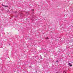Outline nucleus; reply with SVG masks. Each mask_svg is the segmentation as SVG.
<instances>
[{"label": "nucleus", "mask_w": 73, "mask_h": 73, "mask_svg": "<svg viewBox=\"0 0 73 73\" xmlns=\"http://www.w3.org/2000/svg\"><path fill=\"white\" fill-rule=\"evenodd\" d=\"M33 11H34V9L32 10V11L33 12Z\"/></svg>", "instance_id": "nucleus-6"}, {"label": "nucleus", "mask_w": 73, "mask_h": 73, "mask_svg": "<svg viewBox=\"0 0 73 73\" xmlns=\"http://www.w3.org/2000/svg\"><path fill=\"white\" fill-rule=\"evenodd\" d=\"M56 62H58V60H57L56 61Z\"/></svg>", "instance_id": "nucleus-5"}, {"label": "nucleus", "mask_w": 73, "mask_h": 73, "mask_svg": "<svg viewBox=\"0 0 73 73\" xmlns=\"http://www.w3.org/2000/svg\"><path fill=\"white\" fill-rule=\"evenodd\" d=\"M48 38H48V37H47V38H46V39H48Z\"/></svg>", "instance_id": "nucleus-3"}, {"label": "nucleus", "mask_w": 73, "mask_h": 73, "mask_svg": "<svg viewBox=\"0 0 73 73\" xmlns=\"http://www.w3.org/2000/svg\"><path fill=\"white\" fill-rule=\"evenodd\" d=\"M2 5L3 6V7H8V6H5V5H4L3 4H2Z\"/></svg>", "instance_id": "nucleus-1"}, {"label": "nucleus", "mask_w": 73, "mask_h": 73, "mask_svg": "<svg viewBox=\"0 0 73 73\" xmlns=\"http://www.w3.org/2000/svg\"><path fill=\"white\" fill-rule=\"evenodd\" d=\"M68 65H70V66H72V64H70V63H69L68 64Z\"/></svg>", "instance_id": "nucleus-2"}, {"label": "nucleus", "mask_w": 73, "mask_h": 73, "mask_svg": "<svg viewBox=\"0 0 73 73\" xmlns=\"http://www.w3.org/2000/svg\"><path fill=\"white\" fill-rule=\"evenodd\" d=\"M2 57L1 58V60H3L2 59Z\"/></svg>", "instance_id": "nucleus-4"}]
</instances>
